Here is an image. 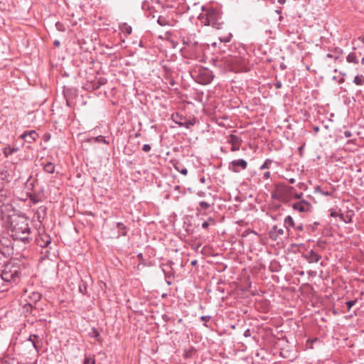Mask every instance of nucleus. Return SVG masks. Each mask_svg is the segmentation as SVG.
I'll list each match as a JSON object with an SVG mask.
<instances>
[{"mask_svg": "<svg viewBox=\"0 0 364 364\" xmlns=\"http://www.w3.org/2000/svg\"><path fill=\"white\" fill-rule=\"evenodd\" d=\"M289 182L291 184L294 183H295V179L294 178H289Z\"/></svg>", "mask_w": 364, "mask_h": 364, "instance_id": "obj_62", "label": "nucleus"}, {"mask_svg": "<svg viewBox=\"0 0 364 364\" xmlns=\"http://www.w3.org/2000/svg\"><path fill=\"white\" fill-rule=\"evenodd\" d=\"M303 196V193H295V194H293V197L292 198H294L296 199H299V198H301Z\"/></svg>", "mask_w": 364, "mask_h": 364, "instance_id": "obj_53", "label": "nucleus"}, {"mask_svg": "<svg viewBox=\"0 0 364 364\" xmlns=\"http://www.w3.org/2000/svg\"><path fill=\"white\" fill-rule=\"evenodd\" d=\"M284 235V230L282 228H278L277 225H274L269 232V237L272 240H277L279 236Z\"/></svg>", "mask_w": 364, "mask_h": 364, "instance_id": "obj_15", "label": "nucleus"}, {"mask_svg": "<svg viewBox=\"0 0 364 364\" xmlns=\"http://www.w3.org/2000/svg\"><path fill=\"white\" fill-rule=\"evenodd\" d=\"M117 228L119 232V236H126L127 235V227L122 223H117Z\"/></svg>", "mask_w": 364, "mask_h": 364, "instance_id": "obj_23", "label": "nucleus"}, {"mask_svg": "<svg viewBox=\"0 0 364 364\" xmlns=\"http://www.w3.org/2000/svg\"><path fill=\"white\" fill-rule=\"evenodd\" d=\"M197 195H198V196H200V197H204V196H205V192H203V191H198V192L197 193Z\"/></svg>", "mask_w": 364, "mask_h": 364, "instance_id": "obj_57", "label": "nucleus"}, {"mask_svg": "<svg viewBox=\"0 0 364 364\" xmlns=\"http://www.w3.org/2000/svg\"><path fill=\"white\" fill-rule=\"evenodd\" d=\"M36 180L30 176L26 182V188L28 191H33L35 186Z\"/></svg>", "mask_w": 364, "mask_h": 364, "instance_id": "obj_28", "label": "nucleus"}, {"mask_svg": "<svg viewBox=\"0 0 364 364\" xmlns=\"http://www.w3.org/2000/svg\"><path fill=\"white\" fill-rule=\"evenodd\" d=\"M171 119L181 127L190 129L196 123V117L187 119L185 116L176 112L171 115Z\"/></svg>", "mask_w": 364, "mask_h": 364, "instance_id": "obj_7", "label": "nucleus"}, {"mask_svg": "<svg viewBox=\"0 0 364 364\" xmlns=\"http://www.w3.org/2000/svg\"><path fill=\"white\" fill-rule=\"evenodd\" d=\"M209 225H210V223H209L208 221H205V222H203V223H202V228H203V229H207V228H208Z\"/></svg>", "mask_w": 364, "mask_h": 364, "instance_id": "obj_50", "label": "nucleus"}, {"mask_svg": "<svg viewBox=\"0 0 364 364\" xmlns=\"http://www.w3.org/2000/svg\"><path fill=\"white\" fill-rule=\"evenodd\" d=\"M151 147L149 144H144L142 147V151L144 152H149L151 150Z\"/></svg>", "mask_w": 364, "mask_h": 364, "instance_id": "obj_46", "label": "nucleus"}, {"mask_svg": "<svg viewBox=\"0 0 364 364\" xmlns=\"http://www.w3.org/2000/svg\"><path fill=\"white\" fill-rule=\"evenodd\" d=\"M43 170L48 173H53L55 171V165L52 162H48L43 166Z\"/></svg>", "mask_w": 364, "mask_h": 364, "instance_id": "obj_26", "label": "nucleus"}, {"mask_svg": "<svg viewBox=\"0 0 364 364\" xmlns=\"http://www.w3.org/2000/svg\"><path fill=\"white\" fill-rule=\"evenodd\" d=\"M330 211H331V214L330 215H331V217H333V218L334 217H337V216L338 217V214L339 213H338L337 212H336L333 209H331Z\"/></svg>", "mask_w": 364, "mask_h": 364, "instance_id": "obj_52", "label": "nucleus"}, {"mask_svg": "<svg viewBox=\"0 0 364 364\" xmlns=\"http://www.w3.org/2000/svg\"><path fill=\"white\" fill-rule=\"evenodd\" d=\"M294 228H295V229H296V230H299V231L303 230V225H298V226H296V227H294Z\"/></svg>", "mask_w": 364, "mask_h": 364, "instance_id": "obj_58", "label": "nucleus"}, {"mask_svg": "<svg viewBox=\"0 0 364 364\" xmlns=\"http://www.w3.org/2000/svg\"><path fill=\"white\" fill-rule=\"evenodd\" d=\"M210 207V205L205 201H200L199 203V207L196 208L198 212H200L202 210H207Z\"/></svg>", "mask_w": 364, "mask_h": 364, "instance_id": "obj_30", "label": "nucleus"}, {"mask_svg": "<svg viewBox=\"0 0 364 364\" xmlns=\"http://www.w3.org/2000/svg\"><path fill=\"white\" fill-rule=\"evenodd\" d=\"M308 274H309V275H311V276H316V272H314V271H309V272H308Z\"/></svg>", "mask_w": 364, "mask_h": 364, "instance_id": "obj_59", "label": "nucleus"}, {"mask_svg": "<svg viewBox=\"0 0 364 364\" xmlns=\"http://www.w3.org/2000/svg\"><path fill=\"white\" fill-rule=\"evenodd\" d=\"M54 46H60V42L58 41H54Z\"/></svg>", "mask_w": 364, "mask_h": 364, "instance_id": "obj_61", "label": "nucleus"}, {"mask_svg": "<svg viewBox=\"0 0 364 364\" xmlns=\"http://www.w3.org/2000/svg\"><path fill=\"white\" fill-rule=\"evenodd\" d=\"M245 337H250L251 336V331L249 328L246 329L244 332Z\"/></svg>", "mask_w": 364, "mask_h": 364, "instance_id": "obj_51", "label": "nucleus"}, {"mask_svg": "<svg viewBox=\"0 0 364 364\" xmlns=\"http://www.w3.org/2000/svg\"><path fill=\"white\" fill-rule=\"evenodd\" d=\"M174 168L180 172L181 174L186 176L188 174V169L186 168H180V163L177 161H171Z\"/></svg>", "mask_w": 364, "mask_h": 364, "instance_id": "obj_21", "label": "nucleus"}, {"mask_svg": "<svg viewBox=\"0 0 364 364\" xmlns=\"http://www.w3.org/2000/svg\"><path fill=\"white\" fill-rule=\"evenodd\" d=\"M13 242L6 237H0V255L4 257H10L13 254Z\"/></svg>", "mask_w": 364, "mask_h": 364, "instance_id": "obj_8", "label": "nucleus"}, {"mask_svg": "<svg viewBox=\"0 0 364 364\" xmlns=\"http://www.w3.org/2000/svg\"><path fill=\"white\" fill-rule=\"evenodd\" d=\"M282 86V84L281 82V81H277L275 83H274V87L276 89H280Z\"/></svg>", "mask_w": 364, "mask_h": 364, "instance_id": "obj_49", "label": "nucleus"}, {"mask_svg": "<svg viewBox=\"0 0 364 364\" xmlns=\"http://www.w3.org/2000/svg\"><path fill=\"white\" fill-rule=\"evenodd\" d=\"M292 208L294 210L300 213H307L311 210V205L309 202L305 200H301V201L294 203L292 205Z\"/></svg>", "mask_w": 364, "mask_h": 364, "instance_id": "obj_11", "label": "nucleus"}, {"mask_svg": "<svg viewBox=\"0 0 364 364\" xmlns=\"http://www.w3.org/2000/svg\"><path fill=\"white\" fill-rule=\"evenodd\" d=\"M304 257L309 263L318 262L321 259V256L313 250L305 254Z\"/></svg>", "mask_w": 364, "mask_h": 364, "instance_id": "obj_16", "label": "nucleus"}, {"mask_svg": "<svg viewBox=\"0 0 364 364\" xmlns=\"http://www.w3.org/2000/svg\"><path fill=\"white\" fill-rule=\"evenodd\" d=\"M50 137L51 136L49 133H46L43 136V139L45 142H47L50 139Z\"/></svg>", "mask_w": 364, "mask_h": 364, "instance_id": "obj_44", "label": "nucleus"}, {"mask_svg": "<svg viewBox=\"0 0 364 364\" xmlns=\"http://www.w3.org/2000/svg\"><path fill=\"white\" fill-rule=\"evenodd\" d=\"M38 137V134L35 130L26 131L20 136L21 139L28 144L36 141Z\"/></svg>", "mask_w": 364, "mask_h": 364, "instance_id": "obj_12", "label": "nucleus"}, {"mask_svg": "<svg viewBox=\"0 0 364 364\" xmlns=\"http://www.w3.org/2000/svg\"><path fill=\"white\" fill-rule=\"evenodd\" d=\"M242 142V140L240 137L231 134L229 136L228 139V143H230L231 145H237V144H241Z\"/></svg>", "mask_w": 364, "mask_h": 364, "instance_id": "obj_20", "label": "nucleus"}, {"mask_svg": "<svg viewBox=\"0 0 364 364\" xmlns=\"http://www.w3.org/2000/svg\"><path fill=\"white\" fill-rule=\"evenodd\" d=\"M11 206L4 205L1 208L2 220H4L7 230L14 239L24 243L31 241V228L29 227V219L25 215L19 214L12 210L9 213Z\"/></svg>", "mask_w": 364, "mask_h": 364, "instance_id": "obj_1", "label": "nucleus"}, {"mask_svg": "<svg viewBox=\"0 0 364 364\" xmlns=\"http://www.w3.org/2000/svg\"><path fill=\"white\" fill-rule=\"evenodd\" d=\"M356 301L357 300H350L346 302L348 311H350V309L355 304Z\"/></svg>", "mask_w": 364, "mask_h": 364, "instance_id": "obj_41", "label": "nucleus"}, {"mask_svg": "<svg viewBox=\"0 0 364 364\" xmlns=\"http://www.w3.org/2000/svg\"><path fill=\"white\" fill-rule=\"evenodd\" d=\"M26 347L29 348L31 346L30 352L34 351L38 354L43 344V339L36 334H31L29 337L22 343Z\"/></svg>", "mask_w": 364, "mask_h": 364, "instance_id": "obj_6", "label": "nucleus"}, {"mask_svg": "<svg viewBox=\"0 0 364 364\" xmlns=\"http://www.w3.org/2000/svg\"><path fill=\"white\" fill-rule=\"evenodd\" d=\"M247 167V162L242 159L233 160L229 165V169L234 173H238L240 170H245Z\"/></svg>", "mask_w": 364, "mask_h": 364, "instance_id": "obj_10", "label": "nucleus"}, {"mask_svg": "<svg viewBox=\"0 0 364 364\" xmlns=\"http://www.w3.org/2000/svg\"><path fill=\"white\" fill-rule=\"evenodd\" d=\"M284 226L288 232L289 231V228L295 227L294 220L291 215H288L284 218Z\"/></svg>", "mask_w": 364, "mask_h": 364, "instance_id": "obj_19", "label": "nucleus"}, {"mask_svg": "<svg viewBox=\"0 0 364 364\" xmlns=\"http://www.w3.org/2000/svg\"><path fill=\"white\" fill-rule=\"evenodd\" d=\"M82 284H79V291L82 294H87V284L81 281Z\"/></svg>", "mask_w": 364, "mask_h": 364, "instance_id": "obj_37", "label": "nucleus"}, {"mask_svg": "<svg viewBox=\"0 0 364 364\" xmlns=\"http://www.w3.org/2000/svg\"><path fill=\"white\" fill-rule=\"evenodd\" d=\"M120 28H121L122 31L124 33L127 34V35H129V34H131V33H132V27H131L129 25H128L127 23H124V24L120 27Z\"/></svg>", "mask_w": 364, "mask_h": 364, "instance_id": "obj_32", "label": "nucleus"}, {"mask_svg": "<svg viewBox=\"0 0 364 364\" xmlns=\"http://www.w3.org/2000/svg\"><path fill=\"white\" fill-rule=\"evenodd\" d=\"M358 39L363 43H364V37H359Z\"/></svg>", "mask_w": 364, "mask_h": 364, "instance_id": "obj_64", "label": "nucleus"}, {"mask_svg": "<svg viewBox=\"0 0 364 364\" xmlns=\"http://www.w3.org/2000/svg\"><path fill=\"white\" fill-rule=\"evenodd\" d=\"M97 82L100 86H102L107 83V79L105 77H100L98 79V80Z\"/></svg>", "mask_w": 364, "mask_h": 364, "instance_id": "obj_43", "label": "nucleus"}, {"mask_svg": "<svg viewBox=\"0 0 364 364\" xmlns=\"http://www.w3.org/2000/svg\"><path fill=\"white\" fill-rule=\"evenodd\" d=\"M89 336L91 338H95L97 341H100L101 340L100 334L97 329L95 328H92L91 329V331L89 332Z\"/></svg>", "mask_w": 364, "mask_h": 364, "instance_id": "obj_27", "label": "nucleus"}, {"mask_svg": "<svg viewBox=\"0 0 364 364\" xmlns=\"http://www.w3.org/2000/svg\"><path fill=\"white\" fill-rule=\"evenodd\" d=\"M37 311L36 308L33 306L31 303H27L23 306V314L25 316H28V315L36 316V311Z\"/></svg>", "mask_w": 364, "mask_h": 364, "instance_id": "obj_17", "label": "nucleus"}, {"mask_svg": "<svg viewBox=\"0 0 364 364\" xmlns=\"http://www.w3.org/2000/svg\"><path fill=\"white\" fill-rule=\"evenodd\" d=\"M211 319L210 316H202L200 317V320L204 322V326L208 327L207 322H208Z\"/></svg>", "mask_w": 364, "mask_h": 364, "instance_id": "obj_40", "label": "nucleus"}, {"mask_svg": "<svg viewBox=\"0 0 364 364\" xmlns=\"http://www.w3.org/2000/svg\"><path fill=\"white\" fill-rule=\"evenodd\" d=\"M232 70L242 71L245 69V60L238 56H230L227 60Z\"/></svg>", "mask_w": 364, "mask_h": 364, "instance_id": "obj_9", "label": "nucleus"}, {"mask_svg": "<svg viewBox=\"0 0 364 364\" xmlns=\"http://www.w3.org/2000/svg\"><path fill=\"white\" fill-rule=\"evenodd\" d=\"M232 37V33H229L227 35L219 37V40L220 42L228 43L231 41Z\"/></svg>", "mask_w": 364, "mask_h": 364, "instance_id": "obj_35", "label": "nucleus"}, {"mask_svg": "<svg viewBox=\"0 0 364 364\" xmlns=\"http://www.w3.org/2000/svg\"><path fill=\"white\" fill-rule=\"evenodd\" d=\"M203 10L205 12L200 14V19L205 26H211L217 29L222 28L223 22L221 21V16L218 11L214 9H208L205 10L203 6Z\"/></svg>", "mask_w": 364, "mask_h": 364, "instance_id": "obj_3", "label": "nucleus"}, {"mask_svg": "<svg viewBox=\"0 0 364 364\" xmlns=\"http://www.w3.org/2000/svg\"><path fill=\"white\" fill-rule=\"evenodd\" d=\"M241 144H237V145H232L231 146V151H237L240 149V146Z\"/></svg>", "mask_w": 364, "mask_h": 364, "instance_id": "obj_48", "label": "nucleus"}, {"mask_svg": "<svg viewBox=\"0 0 364 364\" xmlns=\"http://www.w3.org/2000/svg\"><path fill=\"white\" fill-rule=\"evenodd\" d=\"M338 217L340 220L344 222L345 223H352V215H343V213H339Z\"/></svg>", "mask_w": 364, "mask_h": 364, "instance_id": "obj_29", "label": "nucleus"}, {"mask_svg": "<svg viewBox=\"0 0 364 364\" xmlns=\"http://www.w3.org/2000/svg\"><path fill=\"white\" fill-rule=\"evenodd\" d=\"M9 174L6 168H0V180L5 181L8 180Z\"/></svg>", "mask_w": 364, "mask_h": 364, "instance_id": "obj_34", "label": "nucleus"}, {"mask_svg": "<svg viewBox=\"0 0 364 364\" xmlns=\"http://www.w3.org/2000/svg\"><path fill=\"white\" fill-rule=\"evenodd\" d=\"M360 53L350 52L346 57V60L349 63L358 64Z\"/></svg>", "mask_w": 364, "mask_h": 364, "instance_id": "obj_18", "label": "nucleus"}, {"mask_svg": "<svg viewBox=\"0 0 364 364\" xmlns=\"http://www.w3.org/2000/svg\"><path fill=\"white\" fill-rule=\"evenodd\" d=\"M205 181H206V179H205V177H201V178H200V183H205Z\"/></svg>", "mask_w": 364, "mask_h": 364, "instance_id": "obj_60", "label": "nucleus"}, {"mask_svg": "<svg viewBox=\"0 0 364 364\" xmlns=\"http://www.w3.org/2000/svg\"><path fill=\"white\" fill-rule=\"evenodd\" d=\"M330 51H331V53H329L326 55V58H333L335 61H339V62L343 61V60L341 59V55L343 53V49H341V48L336 47V48H334L333 50H331Z\"/></svg>", "mask_w": 364, "mask_h": 364, "instance_id": "obj_14", "label": "nucleus"}, {"mask_svg": "<svg viewBox=\"0 0 364 364\" xmlns=\"http://www.w3.org/2000/svg\"><path fill=\"white\" fill-rule=\"evenodd\" d=\"M191 265H192V266H195V265H196V264H197V260H193V261L191 262Z\"/></svg>", "mask_w": 364, "mask_h": 364, "instance_id": "obj_63", "label": "nucleus"}, {"mask_svg": "<svg viewBox=\"0 0 364 364\" xmlns=\"http://www.w3.org/2000/svg\"><path fill=\"white\" fill-rule=\"evenodd\" d=\"M18 150V148H17V147H11L9 146H7L4 149L3 153L6 157H8L9 155L13 154L14 153L16 152Z\"/></svg>", "mask_w": 364, "mask_h": 364, "instance_id": "obj_22", "label": "nucleus"}, {"mask_svg": "<svg viewBox=\"0 0 364 364\" xmlns=\"http://www.w3.org/2000/svg\"><path fill=\"white\" fill-rule=\"evenodd\" d=\"M41 294H40L39 292L38 291H33L30 295H29V299L30 300L33 302L34 304H36V302H38V301L41 300Z\"/></svg>", "mask_w": 364, "mask_h": 364, "instance_id": "obj_24", "label": "nucleus"}, {"mask_svg": "<svg viewBox=\"0 0 364 364\" xmlns=\"http://www.w3.org/2000/svg\"><path fill=\"white\" fill-rule=\"evenodd\" d=\"M36 244L41 247H47L51 242L50 237L46 233H41L36 239Z\"/></svg>", "mask_w": 364, "mask_h": 364, "instance_id": "obj_13", "label": "nucleus"}, {"mask_svg": "<svg viewBox=\"0 0 364 364\" xmlns=\"http://www.w3.org/2000/svg\"><path fill=\"white\" fill-rule=\"evenodd\" d=\"M6 198H7V197H6V194L3 193L2 192H0V203H1V205H0V208H1L0 210L1 211V208L4 205H10L11 206L10 210L12 213V210H13L12 206H11V205L6 203Z\"/></svg>", "mask_w": 364, "mask_h": 364, "instance_id": "obj_25", "label": "nucleus"}, {"mask_svg": "<svg viewBox=\"0 0 364 364\" xmlns=\"http://www.w3.org/2000/svg\"><path fill=\"white\" fill-rule=\"evenodd\" d=\"M101 86H100L98 84H97V82H95L93 83V85H92V89L93 90H97Z\"/></svg>", "mask_w": 364, "mask_h": 364, "instance_id": "obj_54", "label": "nucleus"}, {"mask_svg": "<svg viewBox=\"0 0 364 364\" xmlns=\"http://www.w3.org/2000/svg\"><path fill=\"white\" fill-rule=\"evenodd\" d=\"M21 275V265L18 260L12 259L3 266L0 274V280L10 284L19 282Z\"/></svg>", "mask_w": 364, "mask_h": 364, "instance_id": "obj_2", "label": "nucleus"}, {"mask_svg": "<svg viewBox=\"0 0 364 364\" xmlns=\"http://www.w3.org/2000/svg\"><path fill=\"white\" fill-rule=\"evenodd\" d=\"M207 221H208L210 223V225H215V220L213 218H209Z\"/></svg>", "mask_w": 364, "mask_h": 364, "instance_id": "obj_55", "label": "nucleus"}, {"mask_svg": "<svg viewBox=\"0 0 364 364\" xmlns=\"http://www.w3.org/2000/svg\"><path fill=\"white\" fill-rule=\"evenodd\" d=\"M55 28H56V29H57L58 31H62V32H63V31H65V25H64L63 23L60 22V21L56 22V23H55Z\"/></svg>", "mask_w": 364, "mask_h": 364, "instance_id": "obj_39", "label": "nucleus"}, {"mask_svg": "<svg viewBox=\"0 0 364 364\" xmlns=\"http://www.w3.org/2000/svg\"><path fill=\"white\" fill-rule=\"evenodd\" d=\"M92 140H93L95 142L109 144V142L105 139V136L102 135L92 138Z\"/></svg>", "mask_w": 364, "mask_h": 364, "instance_id": "obj_36", "label": "nucleus"}, {"mask_svg": "<svg viewBox=\"0 0 364 364\" xmlns=\"http://www.w3.org/2000/svg\"><path fill=\"white\" fill-rule=\"evenodd\" d=\"M191 76L193 78L201 84L208 85L213 80V75L212 71L206 68L199 67L196 68L192 73Z\"/></svg>", "mask_w": 364, "mask_h": 364, "instance_id": "obj_5", "label": "nucleus"}, {"mask_svg": "<svg viewBox=\"0 0 364 364\" xmlns=\"http://www.w3.org/2000/svg\"><path fill=\"white\" fill-rule=\"evenodd\" d=\"M270 178V172L266 171L263 173L262 179L263 180H267Z\"/></svg>", "mask_w": 364, "mask_h": 364, "instance_id": "obj_47", "label": "nucleus"}, {"mask_svg": "<svg viewBox=\"0 0 364 364\" xmlns=\"http://www.w3.org/2000/svg\"><path fill=\"white\" fill-rule=\"evenodd\" d=\"M315 191H316V192H318L323 196H331V193H329L328 191H324L320 186H316L315 188Z\"/></svg>", "mask_w": 364, "mask_h": 364, "instance_id": "obj_38", "label": "nucleus"}, {"mask_svg": "<svg viewBox=\"0 0 364 364\" xmlns=\"http://www.w3.org/2000/svg\"><path fill=\"white\" fill-rule=\"evenodd\" d=\"M344 135L346 136V137H350L352 136V134L350 131H345L344 132Z\"/></svg>", "mask_w": 364, "mask_h": 364, "instance_id": "obj_56", "label": "nucleus"}, {"mask_svg": "<svg viewBox=\"0 0 364 364\" xmlns=\"http://www.w3.org/2000/svg\"><path fill=\"white\" fill-rule=\"evenodd\" d=\"M294 193V187L279 183L272 193V198L282 203H287L292 198Z\"/></svg>", "mask_w": 364, "mask_h": 364, "instance_id": "obj_4", "label": "nucleus"}, {"mask_svg": "<svg viewBox=\"0 0 364 364\" xmlns=\"http://www.w3.org/2000/svg\"><path fill=\"white\" fill-rule=\"evenodd\" d=\"M272 159H267L264 161V162L261 165V166L259 167V169L260 170H265V169H269L271 168V165L272 164Z\"/></svg>", "mask_w": 364, "mask_h": 364, "instance_id": "obj_31", "label": "nucleus"}, {"mask_svg": "<svg viewBox=\"0 0 364 364\" xmlns=\"http://www.w3.org/2000/svg\"><path fill=\"white\" fill-rule=\"evenodd\" d=\"M46 208L45 206H41L37 211L38 218H40V214L41 213H43V215H46Z\"/></svg>", "mask_w": 364, "mask_h": 364, "instance_id": "obj_42", "label": "nucleus"}, {"mask_svg": "<svg viewBox=\"0 0 364 364\" xmlns=\"http://www.w3.org/2000/svg\"><path fill=\"white\" fill-rule=\"evenodd\" d=\"M353 82L357 85H364V76L360 75H356L354 77Z\"/></svg>", "mask_w": 364, "mask_h": 364, "instance_id": "obj_33", "label": "nucleus"}, {"mask_svg": "<svg viewBox=\"0 0 364 364\" xmlns=\"http://www.w3.org/2000/svg\"><path fill=\"white\" fill-rule=\"evenodd\" d=\"M249 233H253V234H255L257 235V232L254 230H252L250 229H248V230H246L243 233H242V237H245L247 236Z\"/></svg>", "mask_w": 364, "mask_h": 364, "instance_id": "obj_45", "label": "nucleus"}]
</instances>
